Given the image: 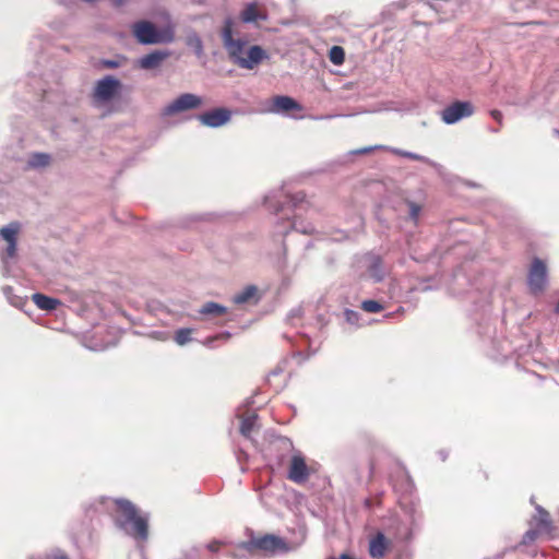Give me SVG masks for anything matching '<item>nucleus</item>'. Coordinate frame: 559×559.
<instances>
[{
	"label": "nucleus",
	"mask_w": 559,
	"mask_h": 559,
	"mask_svg": "<svg viewBox=\"0 0 559 559\" xmlns=\"http://www.w3.org/2000/svg\"><path fill=\"white\" fill-rule=\"evenodd\" d=\"M100 508L110 513L115 526L123 534L132 537L138 543H143L148 537V519L139 512L136 507L127 499L102 497L97 502Z\"/></svg>",
	"instance_id": "1"
},
{
	"label": "nucleus",
	"mask_w": 559,
	"mask_h": 559,
	"mask_svg": "<svg viewBox=\"0 0 559 559\" xmlns=\"http://www.w3.org/2000/svg\"><path fill=\"white\" fill-rule=\"evenodd\" d=\"M305 201V194L298 192L296 194L287 193L284 188L270 191L264 197V204L278 216L276 222V231L281 235H286L290 229H294L304 235H311L314 233V226L305 219H301L296 214L290 218L289 213L293 207L297 209L299 203Z\"/></svg>",
	"instance_id": "2"
},
{
	"label": "nucleus",
	"mask_w": 559,
	"mask_h": 559,
	"mask_svg": "<svg viewBox=\"0 0 559 559\" xmlns=\"http://www.w3.org/2000/svg\"><path fill=\"white\" fill-rule=\"evenodd\" d=\"M536 513L533 515L530 522V530L523 535L521 543L512 548H508L503 551V556L508 552H516L523 556L536 555L534 542L544 534H550L552 530V523L549 513L540 506L535 507Z\"/></svg>",
	"instance_id": "3"
},
{
	"label": "nucleus",
	"mask_w": 559,
	"mask_h": 559,
	"mask_svg": "<svg viewBox=\"0 0 559 559\" xmlns=\"http://www.w3.org/2000/svg\"><path fill=\"white\" fill-rule=\"evenodd\" d=\"M297 545H288L285 539L273 534H265L259 537H251L248 542L240 544V550H247L249 556L255 557L259 554L273 556L286 554L298 548Z\"/></svg>",
	"instance_id": "4"
},
{
	"label": "nucleus",
	"mask_w": 559,
	"mask_h": 559,
	"mask_svg": "<svg viewBox=\"0 0 559 559\" xmlns=\"http://www.w3.org/2000/svg\"><path fill=\"white\" fill-rule=\"evenodd\" d=\"M132 34L141 45L169 44L174 41L173 29L159 31L150 21L135 22L132 25Z\"/></svg>",
	"instance_id": "5"
},
{
	"label": "nucleus",
	"mask_w": 559,
	"mask_h": 559,
	"mask_svg": "<svg viewBox=\"0 0 559 559\" xmlns=\"http://www.w3.org/2000/svg\"><path fill=\"white\" fill-rule=\"evenodd\" d=\"M235 35H238V32L235 29V21L231 17H226L221 31V37L228 57L239 67V60L247 51L248 41L245 38H235Z\"/></svg>",
	"instance_id": "6"
},
{
	"label": "nucleus",
	"mask_w": 559,
	"mask_h": 559,
	"mask_svg": "<svg viewBox=\"0 0 559 559\" xmlns=\"http://www.w3.org/2000/svg\"><path fill=\"white\" fill-rule=\"evenodd\" d=\"M19 231L20 224L15 222L0 228V238L7 242V247L0 252V259L7 272L9 269V261L16 257Z\"/></svg>",
	"instance_id": "7"
},
{
	"label": "nucleus",
	"mask_w": 559,
	"mask_h": 559,
	"mask_svg": "<svg viewBox=\"0 0 559 559\" xmlns=\"http://www.w3.org/2000/svg\"><path fill=\"white\" fill-rule=\"evenodd\" d=\"M121 83L118 79L106 75L95 83L93 90V99L97 104H105L110 102L119 92Z\"/></svg>",
	"instance_id": "8"
},
{
	"label": "nucleus",
	"mask_w": 559,
	"mask_h": 559,
	"mask_svg": "<svg viewBox=\"0 0 559 559\" xmlns=\"http://www.w3.org/2000/svg\"><path fill=\"white\" fill-rule=\"evenodd\" d=\"M202 98L195 94L185 93L174 99L163 108V116L169 117L176 114L199 108L202 105Z\"/></svg>",
	"instance_id": "9"
},
{
	"label": "nucleus",
	"mask_w": 559,
	"mask_h": 559,
	"mask_svg": "<svg viewBox=\"0 0 559 559\" xmlns=\"http://www.w3.org/2000/svg\"><path fill=\"white\" fill-rule=\"evenodd\" d=\"M474 114V106L469 102H454L440 112L441 120L445 124H454Z\"/></svg>",
	"instance_id": "10"
},
{
	"label": "nucleus",
	"mask_w": 559,
	"mask_h": 559,
	"mask_svg": "<svg viewBox=\"0 0 559 559\" xmlns=\"http://www.w3.org/2000/svg\"><path fill=\"white\" fill-rule=\"evenodd\" d=\"M233 112L226 107H217L212 110L200 114L197 119L202 126L209 128H221L227 124L231 119Z\"/></svg>",
	"instance_id": "11"
},
{
	"label": "nucleus",
	"mask_w": 559,
	"mask_h": 559,
	"mask_svg": "<svg viewBox=\"0 0 559 559\" xmlns=\"http://www.w3.org/2000/svg\"><path fill=\"white\" fill-rule=\"evenodd\" d=\"M528 286L534 294L542 293L547 283V269L540 259H534L528 272Z\"/></svg>",
	"instance_id": "12"
},
{
	"label": "nucleus",
	"mask_w": 559,
	"mask_h": 559,
	"mask_svg": "<svg viewBox=\"0 0 559 559\" xmlns=\"http://www.w3.org/2000/svg\"><path fill=\"white\" fill-rule=\"evenodd\" d=\"M310 476L305 457L298 452L293 454L289 462L287 477L295 484H305Z\"/></svg>",
	"instance_id": "13"
},
{
	"label": "nucleus",
	"mask_w": 559,
	"mask_h": 559,
	"mask_svg": "<svg viewBox=\"0 0 559 559\" xmlns=\"http://www.w3.org/2000/svg\"><path fill=\"white\" fill-rule=\"evenodd\" d=\"M362 264L366 267L369 277L374 282L379 283L384 280L386 270L380 255L367 253L362 258Z\"/></svg>",
	"instance_id": "14"
},
{
	"label": "nucleus",
	"mask_w": 559,
	"mask_h": 559,
	"mask_svg": "<svg viewBox=\"0 0 559 559\" xmlns=\"http://www.w3.org/2000/svg\"><path fill=\"white\" fill-rule=\"evenodd\" d=\"M169 57L170 51L167 49L154 50L141 57L138 60V66L142 70H155L158 69L163 64V62Z\"/></svg>",
	"instance_id": "15"
},
{
	"label": "nucleus",
	"mask_w": 559,
	"mask_h": 559,
	"mask_svg": "<svg viewBox=\"0 0 559 559\" xmlns=\"http://www.w3.org/2000/svg\"><path fill=\"white\" fill-rule=\"evenodd\" d=\"M265 58H267V53L262 47L258 45L250 46L245 52V56L239 60V67L241 69L252 70Z\"/></svg>",
	"instance_id": "16"
},
{
	"label": "nucleus",
	"mask_w": 559,
	"mask_h": 559,
	"mask_svg": "<svg viewBox=\"0 0 559 559\" xmlns=\"http://www.w3.org/2000/svg\"><path fill=\"white\" fill-rule=\"evenodd\" d=\"M300 104L289 96H275L272 99L269 111L272 114H286L290 110H300Z\"/></svg>",
	"instance_id": "17"
},
{
	"label": "nucleus",
	"mask_w": 559,
	"mask_h": 559,
	"mask_svg": "<svg viewBox=\"0 0 559 559\" xmlns=\"http://www.w3.org/2000/svg\"><path fill=\"white\" fill-rule=\"evenodd\" d=\"M239 19L242 23L252 24L259 21H265L267 19L266 12L261 10L255 2H250L245 5L239 14Z\"/></svg>",
	"instance_id": "18"
},
{
	"label": "nucleus",
	"mask_w": 559,
	"mask_h": 559,
	"mask_svg": "<svg viewBox=\"0 0 559 559\" xmlns=\"http://www.w3.org/2000/svg\"><path fill=\"white\" fill-rule=\"evenodd\" d=\"M388 540L383 533L378 532L369 543V554L372 558L380 559L385 555Z\"/></svg>",
	"instance_id": "19"
},
{
	"label": "nucleus",
	"mask_w": 559,
	"mask_h": 559,
	"mask_svg": "<svg viewBox=\"0 0 559 559\" xmlns=\"http://www.w3.org/2000/svg\"><path fill=\"white\" fill-rule=\"evenodd\" d=\"M32 300L39 309L47 311L55 310L60 305V301L58 299L48 297L39 293L33 294Z\"/></svg>",
	"instance_id": "20"
},
{
	"label": "nucleus",
	"mask_w": 559,
	"mask_h": 559,
	"mask_svg": "<svg viewBox=\"0 0 559 559\" xmlns=\"http://www.w3.org/2000/svg\"><path fill=\"white\" fill-rule=\"evenodd\" d=\"M257 294H258L257 287L254 285H249V286L245 287L242 290H240L239 293L235 294L233 297V301L237 305H242V304L249 302L252 299L258 301Z\"/></svg>",
	"instance_id": "21"
},
{
	"label": "nucleus",
	"mask_w": 559,
	"mask_h": 559,
	"mask_svg": "<svg viewBox=\"0 0 559 559\" xmlns=\"http://www.w3.org/2000/svg\"><path fill=\"white\" fill-rule=\"evenodd\" d=\"M239 418L241 419L240 423V432L243 437L250 438L251 432L255 428L258 415L253 412L249 414L248 416L239 415Z\"/></svg>",
	"instance_id": "22"
},
{
	"label": "nucleus",
	"mask_w": 559,
	"mask_h": 559,
	"mask_svg": "<svg viewBox=\"0 0 559 559\" xmlns=\"http://www.w3.org/2000/svg\"><path fill=\"white\" fill-rule=\"evenodd\" d=\"M186 45L193 49L198 58H201L204 55L203 41L194 31L188 33L186 37Z\"/></svg>",
	"instance_id": "23"
},
{
	"label": "nucleus",
	"mask_w": 559,
	"mask_h": 559,
	"mask_svg": "<svg viewBox=\"0 0 559 559\" xmlns=\"http://www.w3.org/2000/svg\"><path fill=\"white\" fill-rule=\"evenodd\" d=\"M226 311H227L226 307H224L217 302H214V301H209V302H205L200 308L199 313L203 314V316L218 317V316L225 314Z\"/></svg>",
	"instance_id": "24"
},
{
	"label": "nucleus",
	"mask_w": 559,
	"mask_h": 559,
	"mask_svg": "<svg viewBox=\"0 0 559 559\" xmlns=\"http://www.w3.org/2000/svg\"><path fill=\"white\" fill-rule=\"evenodd\" d=\"M51 157L47 153H33L29 155L27 165L31 168H43L50 164Z\"/></svg>",
	"instance_id": "25"
},
{
	"label": "nucleus",
	"mask_w": 559,
	"mask_h": 559,
	"mask_svg": "<svg viewBox=\"0 0 559 559\" xmlns=\"http://www.w3.org/2000/svg\"><path fill=\"white\" fill-rule=\"evenodd\" d=\"M193 330L190 328H182L175 332L174 340L179 346H183L192 341Z\"/></svg>",
	"instance_id": "26"
},
{
	"label": "nucleus",
	"mask_w": 559,
	"mask_h": 559,
	"mask_svg": "<svg viewBox=\"0 0 559 559\" xmlns=\"http://www.w3.org/2000/svg\"><path fill=\"white\" fill-rule=\"evenodd\" d=\"M394 153L402 157H405V158L424 162L433 167L437 166V164L435 162H432L431 159H429L428 157L413 153V152L403 151V150H394Z\"/></svg>",
	"instance_id": "27"
},
{
	"label": "nucleus",
	"mask_w": 559,
	"mask_h": 559,
	"mask_svg": "<svg viewBox=\"0 0 559 559\" xmlns=\"http://www.w3.org/2000/svg\"><path fill=\"white\" fill-rule=\"evenodd\" d=\"M2 293L12 306L21 307L24 304L21 297L13 295V288L11 286H4Z\"/></svg>",
	"instance_id": "28"
},
{
	"label": "nucleus",
	"mask_w": 559,
	"mask_h": 559,
	"mask_svg": "<svg viewBox=\"0 0 559 559\" xmlns=\"http://www.w3.org/2000/svg\"><path fill=\"white\" fill-rule=\"evenodd\" d=\"M361 309L369 313H377L383 309V306L377 300H364L361 302Z\"/></svg>",
	"instance_id": "29"
},
{
	"label": "nucleus",
	"mask_w": 559,
	"mask_h": 559,
	"mask_svg": "<svg viewBox=\"0 0 559 559\" xmlns=\"http://www.w3.org/2000/svg\"><path fill=\"white\" fill-rule=\"evenodd\" d=\"M405 512L409 515L412 524H416L421 520V514L417 510V504L415 502H411L409 504L404 507Z\"/></svg>",
	"instance_id": "30"
},
{
	"label": "nucleus",
	"mask_w": 559,
	"mask_h": 559,
	"mask_svg": "<svg viewBox=\"0 0 559 559\" xmlns=\"http://www.w3.org/2000/svg\"><path fill=\"white\" fill-rule=\"evenodd\" d=\"M344 50L342 47L340 46H334L331 48L330 50V60L334 63V64H342L343 61H344Z\"/></svg>",
	"instance_id": "31"
},
{
	"label": "nucleus",
	"mask_w": 559,
	"mask_h": 559,
	"mask_svg": "<svg viewBox=\"0 0 559 559\" xmlns=\"http://www.w3.org/2000/svg\"><path fill=\"white\" fill-rule=\"evenodd\" d=\"M344 317L347 323L356 326L359 325L360 314L357 311L346 309L344 311Z\"/></svg>",
	"instance_id": "32"
},
{
	"label": "nucleus",
	"mask_w": 559,
	"mask_h": 559,
	"mask_svg": "<svg viewBox=\"0 0 559 559\" xmlns=\"http://www.w3.org/2000/svg\"><path fill=\"white\" fill-rule=\"evenodd\" d=\"M229 337H230V333L229 332H223V333H219V334H217L215 336L207 337L205 340V342H204V345L207 346V347L213 348L215 341L221 340V341L226 342V341L229 340Z\"/></svg>",
	"instance_id": "33"
},
{
	"label": "nucleus",
	"mask_w": 559,
	"mask_h": 559,
	"mask_svg": "<svg viewBox=\"0 0 559 559\" xmlns=\"http://www.w3.org/2000/svg\"><path fill=\"white\" fill-rule=\"evenodd\" d=\"M235 559L252 558L247 550H240V545L233 552Z\"/></svg>",
	"instance_id": "34"
},
{
	"label": "nucleus",
	"mask_w": 559,
	"mask_h": 559,
	"mask_svg": "<svg viewBox=\"0 0 559 559\" xmlns=\"http://www.w3.org/2000/svg\"><path fill=\"white\" fill-rule=\"evenodd\" d=\"M419 212L420 207L415 203H411L409 215L412 219L416 221L418 218Z\"/></svg>",
	"instance_id": "35"
},
{
	"label": "nucleus",
	"mask_w": 559,
	"mask_h": 559,
	"mask_svg": "<svg viewBox=\"0 0 559 559\" xmlns=\"http://www.w3.org/2000/svg\"><path fill=\"white\" fill-rule=\"evenodd\" d=\"M491 117H492L496 121H498L499 123H501V122H502V112H501V111H499V110H492V111H491Z\"/></svg>",
	"instance_id": "36"
},
{
	"label": "nucleus",
	"mask_w": 559,
	"mask_h": 559,
	"mask_svg": "<svg viewBox=\"0 0 559 559\" xmlns=\"http://www.w3.org/2000/svg\"><path fill=\"white\" fill-rule=\"evenodd\" d=\"M104 66L110 69L117 68L119 66L118 61L115 60H104Z\"/></svg>",
	"instance_id": "37"
},
{
	"label": "nucleus",
	"mask_w": 559,
	"mask_h": 559,
	"mask_svg": "<svg viewBox=\"0 0 559 559\" xmlns=\"http://www.w3.org/2000/svg\"><path fill=\"white\" fill-rule=\"evenodd\" d=\"M207 548L210 551L216 552L219 549V543L218 542H212L207 545Z\"/></svg>",
	"instance_id": "38"
},
{
	"label": "nucleus",
	"mask_w": 559,
	"mask_h": 559,
	"mask_svg": "<svg viewBox=\"0 0 559 559\" xmlns=\"http://www.w3.org/2000/svg\"><path fill=\"white\" fill-rule=\"evenodd\" d=\"M52 559H69L68 556L62 551L53 554Z\"/></svg>",
	"instance_id": "39"
},
{
	"label": "nucleus",
	"mask_w": 559,
	"mask_h": 559,
	"mask_svg": "<svg viewBox=\"0 0 559 559\" xmlns=\"http://www.w3.org/2000/svg\"><path fill=\"white\" fill-rule=\"evenodd\" d=\"M110 1L114 3V5L120 7L124 3L126 0H110Z\"/></svg>",
	"instance_id": "40"
},
{
	"label": "nucleus",
	"mask_w": 559,
	"mask_h": 559,
	"mask_svg": "<svg viewBox=\"0 0 559 559\" xmlns=\"http://www.w3.org/2000/svg\"><path fill=\"white\" fill-rule=\"evenodd\" d=\"M299 314V310H293L289 316V320L296 318Z\"/></svg>",
	"instance_id": "41"
},
{
	"label": "nucleus",
	"mask_w": 559,
	"mask_h": 559,
	"mask_svg": "<svg viewBox=\"0 0 559 559\" xmlns=\"http://www.w3.org/2000/svg\"><path fill=\"white\" fill-rule=\"evenodd\" d=\"M372 150V147H364L359 151H357L358 153H367V152H370Z\"/></svg>",
	"instance_id": "42"
},
{
	"label": "nucleus",
	"mask_w": 559,
	"mask_h": 559,
	"mask_svg": "<svg viewBox=\"0 0 559 559\" xmlns=\"http://www.w3.org/2000/svg\"><path fill=\"white\" fill-rule=\"evenodd\" d=\"M280 372H281V370H280L278 368H275V369L270 373V377H271V376H277Z\"/></svg>",
	"instance_id": "43"
},
{
	"label": "nucleus",
	"mask_w": 559,
	"mask_h": 559,
	"mask_svg": "<svg viewBox=\"0 0 559 559\" xmlns=\"http://www.w3.org/2000/svg\"><path fill=\"white\" fill-rule=\"evenodd\" d=\"M439 455L441 456L442 461H444L447 459V453L444 451H440Z\"/></svg>",
	"instance_id": "44"
},
{
	"label": "nucleus",
	"mask_w": 559,
	"mask_h": 559,
	"mask_svg": "<svg viewBox=\"0 0 559 559\" xmlns=\"http://www.w3.org/2000/svg\"><path fill=\"white\" fill-rule=\"evenodd\" d=\"M340 559H354V558H352L348 555L343 554V555H341Z\"/></svg>",
	"instance_id": "45"
},
{
	"label": "nucleus",
	"mask_w": 559,
	"mask_h": 559,
	"mask_svg": "<svg viewBox=\"0 0 559 559\" xmlns=\"http://www.w3.org/2000/svg\"><path fill=\"white\" fill-rule=\"evenodd\" d=\"M554 311L559 314V301L556 304Z\"/></svg>",
	"instance_id": "46"
},
{
	"label": "nucleus",
	"mask_w": 559,
	"mask_h": 559,
	"mask_svg": "<svg viewBox=\"0 0 559 559\" xmlns=\"http://www.w3.org/2000/svg\"><path fill=\"white\" fill-rule=\"evenodd\" d=\"M91 348L94 350H103L105 347L100 346V347H91Z\"/></svg>",
	"instance_id": "47"
},
{
	"label": "nucleus",
	"mask_w": 559,
	"mask_h": 559,
	"mask_svg": "<svg viewBox=\"0 0 559 559\" xmlns=\"http://www.w3.org/2000/svg\"><path fill=\"white\" fill-rule=\"evenodd\" d=\"M84 1H85V2H87V3H93V2H95L96 0H84Z\"/></svg>",
	"instance_id": "48"
},
{
	"label": "nucleus",
	"mask_w": 559,
	"mask_h": 559,
	"mask_svg": "<svg viewBox=\"0 0 559 559\" xmlns=\"http://www.w3.org/2000/svg\"><path fill=\"white\" fill-rule=\"evenodd\" d=\"M555 132L559 135V130H556Z\"/></svg>",
	"instance_id": "49"
}]
</instances>
